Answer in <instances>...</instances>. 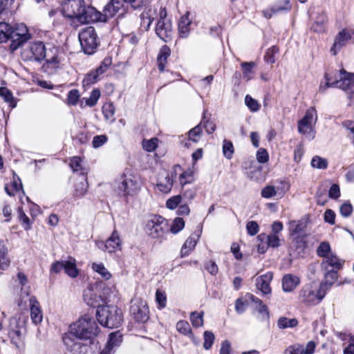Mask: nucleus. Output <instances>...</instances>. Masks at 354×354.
<instances>
[{"label": "nucleus", "mask_w": 354, "mask_h": 354, "mask_svg": "<svg viewBox=\"0 0 354 354\" xmlns=\"http://www.w3.org/2000/svg\"><path fill=\"white\" fill-rule=\"evenodd\" d=\"M97 247L108 252H115L122 248V241L116 230H114L111 236L104 243L102 241L96 243Z\"/></svg>", "instance_id": "dca6fc26"}, {"label": "nucleus", "mask_w": 354, "mask_h": 354, "mask_svg": "<svg viewBox=\"0 0 354 354\" xmlns=\"http://www.w3.org/2000/svg\"><path fill=\"white\" fill-rule=\"evenodd\" d=\"M13 29L10 24L0 23V43L6 41L10 37L12 38Z\"/></svg>", "instance_id": "7c9ffc66"}, {"label": "nucleus", "mask_w": 354, "mask_h": 354, "mask_svg": "<svg viewBox=\"0 0 354 354\" xmlns=\"http://www.w3.org/2000/svg\"><path fill=\"white\" fill-rule=\"evenodd\" d=\"M344 261L339 259L333 253L329 254L326 257H324L322 263L321 268L324 270H328L330 269L339 270L342 267Z\"/></svg>", "instance_id": "412c9836"}, {"label": "nucleus", "mask_w": 354, "mask_h": 354, "mask_svg": "<svg viewBox=\"0 0 354 354\" xmlns=\"http://www.w3.org/2000/svg\"><path fill=\"white\" fill-rule=\"evenodd\" d=\"M65 273L71 278H76L79 275V270L76 266V260L73 257H68L67 260H64Z\"/></svg>", "instance_id": "cd10ccee"}, {"label": "nucleus", "mask_w": 354, "mask_h": 354, "mask_svg": "<svg viewBox=\"0 0 354 354\" xmlns=\"http://www.w3.org/2000/svg\"><path fill=\"white\" fill-rule=\"evenodd\" d=\"M323 285L306 284L299 292L298 299L305 306H315L325 297Z\"/></svg>", "instance_id": "39448f33"}, {"label": "nucleus", "mask_w": 354, "mask_h": 354, "mask_svg": "<svg viewBox=\"0 0 354 354\" xmlns=\"http://www.w3.org/2000/svg\"><path fill=\"white\" fill-rule=\"evenodd\" d=\"M335 270L336 269H330L328 270H324V275L326 279V282L324 285L332 286L333 284L334 281L337 278V273L335 271ZM322 285L324 286V284Z\"/></svg>", "instance_id": "3c124183"}, {"label": "nucleus", "mask_w": 354, "mask_h": 354, "mask_svg": "<svg viewBox=\"0 0 354 354\" xmlns=\"http://www.w3.org/2000/svg\"><path fill=\"white\" fill-rule=\"evenodd\" d=\"M111 59L109 57H106L101 63L100 66L95 70V71L100 76H101L107 71L108 68L111 66Z\"/></svg>", "instance_id": "680f3d73"}, {"label": "nucleus", "mask_w": 354, "mask_h": 354, "mask_svg": "<svg viewBox=\"0 0 354 354\" xmlns=\"http://www.w3.org/2000/svg\"><path fill=\"white\" fill-rule=\"evenodd\" d=\"M245 103L246 106L252 112L258 111L260 109V104L257 100L253 99L250 95H247L245 97Z\"/></svg>", "instance_id": "603ef678"}, {"label": "nucleus", "mask_w": 354, "mask_h": 354, "mask_svg": "<svg viewBox=\"0 0 354 354\" xmlns=\"http://www.w3.org/2000/svg\"><path fill=\"white\" fill-rule=\"evenodd\" d=\"M273 278V274L271 272H268L258 277L256 279L257 288L260 290L263 295L271 293V288L270 283Z\"/></svg>", "instance_id": "6ab92c4d"}, {"label": "nucleus", "mask_w": 354, "mask_h": 354, "mask_svg": "<svg viewBox=\"0 0 354 354\" xmlns=\"http://www.w3.org/2000/svg\"><path fill=\"white\" fill-rule=\"evenodd\" d=\"M18 217L25 230H28L31 228V222L21 207L18 208Z\"/></svg>", "instance_id": "79ce46f5"}, {"label": "nucleus", "mask_w": 354, "mask_h": 354, "mask_svg": "<svg viewBox=\"0 0 354 354\" xmlns=\"http://www.w3.org/2000/svg\"><path fill=\"white\" fill-rule=\"evenodd\" d=\"M204 343L203 347L205 349H209L214 341V335L210 331H205L203 335Z\"/></svg>", "instance_id": "13d9d810"}, {"label": "nucleus", "mask_w": 354, "mask_h": 354, "mask_svg": "<svg viewBox=\"0 0 354 354\" xmlns=\"http://www.w3.org/2000/svg\"><path fill=\"white\" fill-rule=\"evenodd\" d=\"M125 11L124 2L122 0H111L108 3L103 10V13L98 11L99 16H96V22L106 21L109 18L113 17L116 14L119 13L122 15Z\"/></svg>", "instance_id": "f8f14e48"}, {"label": "nucleus", "mask_w": 354, "mask_h": 354, "mask_svg": "<svg viewBox=\"0 0 354 354\" xmlns=\"http://www.w3.org/2000/svg\"><path fill=\"white\" fill-rule=\"evenodd\" d=\"M327 17L324 13L319 14L313 22L311 29L315 32H323L326 30Z\"/></svg>", "instance_id": "c756f323"}, {"label": "nucleus", "mask_w": 354, "mask_h": 354, "mask_svg": "<svg viewBox=\"0 0 354 354\" xmlns=\"http://www.w3.org/2000/svg\"><path fill=\"white\" fill-rule=\"evenodd\" d=\"M140 176L131 170L126 169L117 181L118 192L124 196H133L141 189Z\"/></svg>", "instance_id": "20e7f679"}, {"label": "nucleus", "mask_w": 354, "mask_h": 354, "mask_svg": "<svg viewBox=\"0 0 354 354\" xmlns=\"http://www.w3.org/2000/svg\"><path fill=\"white\" fill-rule=\"evenodd\" d=\"M197 243V239L194 236H189L187 239L185 243L183 244L180 254L181 257L187 256L191 251H192Z\"/></svg>", "instance_id": "72a5a7b5"}, {"label": "nucleus", "mask_w": 354, "mask_h": 354, "mask_svg": "<svg viewBox=\"0 0 354 354\" xmlns=\"http://www.w3.org/2000/svg\"><path fill=\"white\" fill-rule=\"evenodd\" d=\"M311 166L319 169H324L328 166V162L325 158L316 156L311 160Z\"/></svg>", "instance_id": "49530a36"}, {"label": "nucleus", "mask_w": 354, "mask_h": 354, "mask_svg": "<svg viewBox=\"0 0 354 354\" xmlns=\"http://www.w3.org/2000/svg\"><path fill=\"white\" fill-rule=\"evenodd\" d=\"M46 64L48 67L52 68H57L59 66L61 62L59 57V49L57 48H53L46 52Z\"/></svg>", "instance_id": "4be33fe9"}, {"label": "nucleus", "mask_w": 354, "mask_h": 354, "mask_svg": "<svg viewBox=\"0 0 354 354\" xmlns=\"http://www.w3.org/2000/svg\"><path fill=\"white\" fill-rule=\"evenodd\" d=\"M288 187H283L280 189L279 187L272 185H267L261 189V194L263 198H270L279 195L282 197L285 192L288 190Z\"/></svg>", "instance_id": "b1692460"}, {"label": "nucleus", "mask_w": 354, "mask_h": 354, "mask_svg": "<svg viewBox=\"0 0 354 354\" xmlns=\"http://www.w3.org/2000/svg\"><path fill=\"white\" fill-rule=\"evenodd\" d=\"M105 285L102 282H95L90 284L84 290L83 293L84 301L90 306L97 307L101 306V302H104L107 299L106 292H101V290Z\"/></svg>", "instance_id": "423d86ee"}, {"label": "nucleus", "mask_w": 354, "mask_h": 354, "mask_svg": "<svg viewBox=\"0 0 354 354\" xmlns=\"http://www.w3.org/2000/svg\"><path fill=\"white\" fill-rule=\"evenodd\" d=\"M24 61L40 62L46 57V48L42 41L29 43L21 53Z\"/></svg>", "instance_id": "6e6552de"}, {"label": "nucleus", "mask_w": 354, "mask_h": 354, "mask_svg": "<svg viewBox=\"0 0 354 354\" xmlns=\"http://www.w3.org/2000/svg\"><path fill=\"white\" fill-rule=\"evenodd\" d=\"M180 171L181 167L179 165H176L170 172L164 171L160 174L157 183L158 189L163 193L169 192L173 187L174 179Z\"/></svg>", "instance_id": "4468645a"}, {"label": "nucleus", "mask_w": 354, "mask_h": 354, "mask_svg": "<svg viewBox=\"0 0 354 354\" xmlns=\"http://www.w3.org/2000/svg\"><path fill=\"white\" fill-rule=\"evenodd\" d=\"M300 283L299 279L292 274H286L282 279V288L285 292H292Z\"/></svg>", "instance_id": "a878e982"}, {"label": "nucleus", "mask_w": 354, "mask_h": 354, "mask_svg": "<svg viewBox=\"0 0 354 354\" xmlns=\"http://www.w3.org/2000/svg\"><path fill=\"white\" fill-rule=\"evenodd\" d=\"M285 354H304L303 345L294 344L290 346L286 349Z\"/></svg>", "instance_id": "774afa93"}, {"label": "nucleus", "mask_w": 354, "mask_h": 354, "mask_svg": "<svg viewBox=\"0 0 354 354\" xmlns=\"http://www.w3.org/2000/svg\"><path fill=\"white\" fill-rule=\"evenodd\" d=\"M189 13L187 12L183 15L178 21V34L182 38L188 37L190 31L192 20L189 18Z\"/></svg>", "instance_id": "5701e85b"}, {"label": "nucleus", "mask_w": 354, "mask_h": 354, "mask_svg": "<svg viewBox=\"0 0 354 354\" xmlns=\"http://www.w3.org/2000/svg\"><path fill=\"white\" fill-rule=\"evenodd\" d=\"M130 313L137 322H147L149 317V311L147 302L140 298L132 299Z\"/></svg>", "instance_id": "ddd939ff"}, {"label": "nucleus", "mask_w": 354, "mask_h": 354, "mask_svg": "<svg viewBox=\"0 0 354 354\" xmlns=\"http://www.w3.org/2000/svg\"><path fill=\"white\" fill-rule=\"evenodd\" d=\"M182 196L180 195H176L171 196L166 201V207L169 209H174L180 203Z\"/></svg>", "instance_id": "4d7b16f0"}, {"label": "nucleus", "mask_w": 354, "mask_h": 354, "mask_svg": "<svg viewBox=\"0 0 354 354\" xmlns=\"http://www.w3.org/2000/svg\"><path fill=\"white\" fill-rule=\"evenodd\" d=\"M122 342V335L119 332L111 333L109 335V339L105 348L101 351L100 354H111L113 348L120 345Z\"/></svg>", "instance_id": "393cba45"}, {"label": "nucleus", "mask_w": 354, "mask_h": 354, "mask_svg": "<svg viewBox=\"0 0 354 354\" xmlns=\"http://www.w3.org/2000/svg\"><path fill=\"white\" fill-rule=\"evenodd\" d=\"M185 226L184 220L181 218H176L170 227V232L176 234L183 229Z\"/></svg>", "instance_id": "864d4df0"}, {"label": "nucleus", "mask_w": 354, "mask_h": 354, "mask_svg": "<svg viewBox=\"0 0 354 354\" xmlns=\"http://www.w3.org/2000/svg\"><path fill=\"white\" fill-rule=\"evenodd\" d=\"M12 36V38L17 37L26 41L30 38V34L28 32V28L24 24H18L15 27L13 30Z\"/></svg>", "instance_id": "2f4dec72"}, {"label": "nucleus", "mask_w": 354, "mask_h": 354, "mask_svg": "<svg viewBox=\"0 0 354 354\" xmlns=\"http://www.w3.org/2000/svg\"><path fill=\"white\" fill-rule=\"evenodd\" d=\"M91 269L105 281H109L112 278V274L102 262H92Z\"/></svg>", "instance_id": "bb28decb"}, {"label": "nucleus", "mask_w": 354, "mask_h": 354, "mask_svg": "<svg viewBox=\"0 0 354 354\" xmlns=\"http://www.w3.org/2000/svg\"><path fill=\"white\" fill-rule=\"evenodd\" d=\"M317 253L319 257H326L329 254H332L330 251V246L327 242H322L317 249Z\"/></svg>", "instance_id": "09e8293b"}, {"label": "nucleus", "mask_w": 354, "mask_h": 354, "mask_svg": "<svg viewBox=\"0 0 354 354\" xmlns=\"http://www.w3.org/2000/svg\"><path fill=\"white\" fill-rule=\"evenodd\" d=\"M100 97V91L99 89H93L88 98H84L85 100V104L86 106L92 107L95 106Z\"/></svg>", "instance_id": "37998d69"}, {"label": "nucleus", "mask_w": 354, "mask_h": 354, "mask_svg": "<svg viewBox=\"0 0 354 354\" xmlns=\"http://www.w3.org/2000/svg\"><path fill=\"white\" fill-rule=\"evenodd\" d=\"M279 49L276 46L268 49L265 55V59L268 64H273L275 62L274 56L278 53Z\"/></svg>", "instance_id": "e2e57ef3"}, {"label": "nucleus", "mask_w": 354, "mask_h": 354, "mask_svg": "<svg viewBox=\"0 0 354 354\" xmlns=\"http://www.w3.org/2000/svg\"><path fill=\"white\" fill-rule=\"evenodd\" d=\"M176 330L180 333L181 334L188 336L190 339H192L194 342V337L193 333H192V329L189 326V324L183 320H180L176 324Z\"/></svg>", "instance_id": "473e14b6"}, {"label": "nucleus", "mask_w": 354, "mask_h": 354, "mask_svg": "<svg viewBox=\"0 0 354 354\" xmlns=\"http://www.w3.org/2000/svg\"><path fill=\"white\" fill-rule=\"evenodd\" d=\"M82 178V180L75 186V195L78 197L84 195V194L86 192L88 187V184L86 180V178L83 176Z\"/></svg>", "instance_id": "de8ad7c7"}, {"label": "nucleus", "mask_w": 354, "mask_h": 354, "mask_svg": "<svg viewBox=\"0 0 354 354\" xmlns=\"http://www.w3.org/2000/svg\"><path fill=\"white\" fill-rule=\"evenodd\" d=\"M107 137L105 135L95 136L93 138L92 145L94 148H98L107 142Z\"/></svg>", "instance_id": "69168bd1"}, {"label": "nucleus", "mask_w": 354, "mask_h": 354, "mask_svg": "<svg viewBox=\"0 0 354 354\" xmlns=\"http://www.w3.org/2000/svg\"><path fill=\"white\" fill-rule=\"evenodd\" d=\"M156 301L158 304L160 308H165L167 302L165 293L160 290H157L156 292Z\"/></svg>", "instance_id": "0e129e2a"}, {"label": "nucleus", "mask_w": 354, "mask_h": 354, "mask_svg": "<svg viewBox=\"0 0 354 354\" xmlns=\"http://www.w3.org/2000/svg\"><path fill=\"white\" fill-rule=\"evenodd\" d=\"M202 135V127L197 125L192 129L188 133L189 139L194 142H197L201 139Z\"/></svg>", "instance_id": "a18cd8bd"}, {"label": "nucleus", "mask_w": 354, "mask_h": 354, "mask_svg": "<svg viewBox=\"0 0 354 354\" xmlns=\"http://www.w3.org/2000/svg\"><path fill=\"white\" fill-rule=\"evenodd\" d=\"M158 140L156 138L150 140H144L142 141V147L147 151L151 152L158 147Z\"/></svg>", "instance_id": "5fc2aeb1"}, {"label": "nucleus", "mask_w": 354, "mask_h": 354, "mask_svg": "<svg viewBox=\"0 0 354 354\" xmlns=\"http://www.w3.org/2000/svg\"><path fill=\"white\" fill-rule=\"evenodd\" d=\"M259 225L256 221H249L246 224L247 232L250 236H254L259 232Z\"/></svg>", "instance_id": "338daca9"}, {"label": "nucleus", "mask_w": 354, "mask_h": 354, "mask_svg": "<svg viewBox=\"0 0 354 354\" xmlns=\"http://www.w3.org/2000/svg\"><path fill=\"white\" fill-rule=\"evenodd\" d=\"M10 263V259L7 256V250L0 248V269L6 270L8 268Z\"/></svg>", "instance_id": "6e6d98bb"}, {"label": "nucleus", "mask_w": 354, "mask_h": 354, "mask_svg": "<svg viewBox=\"0 0 354 354\" xmlns=\"http://www.w3.org/2000/svg\"><path fill=\"white\" fill-rule=\"evenodd\" d=\"M80 98V93L78 90L72 89L68 92L67 102L68 104L75 105L77 104Z\"/></svg>", "instance_id": "052dcab7"}, {"label": "nucleus", "mask_w": 354, "mask_h": 354, "mask_svg": "<svg viewBox=\"0 0 354 354\" xmlns=\"http://www.w3.org/2000/svg\"><path fill=\"white\" fill-rule=\"evenodd\" d=\"M203 313L193 312L190 315V320L194 327H200L203 324Z\"/></svg>", "instance_id": "8fccbe9b"}, {"label": "nucleus", "mask_w": 354, "mask_h": 354, "mask_svg": "<svg viewBox=\"0 0 354 354\" xmlns=\"http://www.w3.org/2000/svg\"><path fill=\"white\" fill-rule=\"evenodd\" d=\"M257 251L260 254H263L269 247L268 243V235L265 233L260 234L257 236Z\"/></svg>", "instance_id": "e433bc0d"}, {"label": "nucleus", "mask_w": 354, "mask_h": 354, "mask_svg": "<svg viewBox=\"0 0 354 354\" xmlns=\"http://www.w3.org/2000/svg\"><path fill=\"white\" fill-rule=\"evenodd\" d=\"M0 96L3 97L4 101L10 104L12 108H15L17 102L12 95V93L5 87L0 88Z\"/></svg>", "instance_id": "4c0bfd02"}, {"label": "nucleus", "mask_w": 354, "mask_h": 354, "mask_svg": "<svg viewBox=\"0 0 354 354\" xmlns=\"http://www.w3.org/2000/svg\"><path fill=\"white\" fill-rule=\"evenodd\" d=\"M9 336L11 342L17 347L22 342L23 335L20 328L12 329L9 332Z\"/></svg>", "instance_id": "ea45409f"}, {"label": "nucleus", "mask_w": 354, "mask_h": 354, "mask_svg": "<svg viewBox=\"0 0 354 354\" xmlns=\"http://www.w3.org/2000/svg\"><path fill=\"white\" fill-rule=\"evenodd\" d=\"M98 322L103 326L113 328L119 327L123 322L122 310L115 305H102L96 311Z\"/></svg>", "instance_id": "f03ea898"}, {"label": "nucleus", "mask_w": 354, "mask_h": 354, "mask_svg": "<svg viewBox=\"0 0 354 354\" xmlns=\"http://www.w3.org/2000/svg\"><path fill=\"white\" fill-rule=\"evenodd\" d=\"M156 32L162 41H169L173 32L170 20H158L156 24Z\"/></svg>", "instance_id": "f3484780"}, {"label": "nucleus", "mask_w": 354, "mask_h": 354, "mask_svg": "<svg viewBox=\"0 0 354 354\" xmlns=\"http://www.w3.org/2000/svg\"><path fill=\"white\" fill-rule=\"evenodd\" d=\"M352 40L351 33L350 30L343 29L341 30L335 37L333 47L330 48V52L335 55L337 51L344 46L346 44L348 41Z\"/></svg>", "instance_id": "a211bd4d"}, {"label": "nucleus", "mask_w": 354, "mask_h": 354, "mask_svg": "<svg viewBox=\"0 0 354 354\" xmlns=\"http://www.w3.org/2000/svg\"><path fill=\"white\" fill-rule=\"evenodd\" d=\"M145 230L152 239H161L167 230V221L160 216H151L147 221Z\"/></svg>", "instance_id": "1a4fd4ad"}, {"label": "nucleus", "mask_w": 354, "mask_h": 354, "mask_svg": "<svg viewBox=\"0 0 354 354\" xmlns=\"http://www.w3.org/2000/svg\"><path fill=\"white\" fill-rule=\"evenodd\" d=\"M326 84L320 86V91H324L328 87L333 86L339 88L342 90H348L351 88L354 84V74L347 73L344 69L339 71V80L332 81L331 77L328 74L325 75Z\"/></svg>", "instance_id": "9d476101"}, {"label": "nucleus", "mask_w": 354, "mask_h": 354, "mask_svg": "<svg viewBox=\"0 0 354 354\" xmlns=\"http://www.w3.org/2000/svg\"><path fill=\"white\" fill-rule=\"evenodd\" d=\"M255 64L253 62H243L241 64V68L243 70V77L246 81H249L253 77L254 75V67Z\"/></svg>", "instance_id": "f704fd0d"}, {"label": "nucleus", "mask_w": 354, "mask_h": 354, "mask_svg": "<svg viewBox=\"0 0 354 354\" xmlns=\"http://www.w3.org/2000/svg\"><path fill=\"white\" fill-rule=\"evenodd\" d=\"M223 155L228 159L232 157L234 153V147L230 141L224 140L223 145Z\"/></svg>", "instance_id": "bf43d9fd"}, {"label": "nucleus", "mask_w": 354, "mask_h": 354, "mask_svg": "<svg viewBox=\"0 0 354 354\" xmlns=\"http://www.w3.org/2000/svg\"><path fill=\"white\" fill-rule=\"evenodd\" d=\"M298 324V321L295 318H287V317H281L279 319L277 322V326L279 328L284 329L288 328H293L297 326Z\"/></svg>", "instance_id": "58836bf2"}, {"label": "nucleus", "mask_w": 354, "mask_h": 354, "mask_svg": "<svg viewBox=\"0 0 354 354\" xmlns=\"http://www.w3.org/2000/svg\"><path fill=\"white\" fill-rule=\"evenodd\" d=\"M70 166L74 171H81L83 175L86 173V169L82 166V160L80 157H73L71 160Z\"/></svg>", "instance_id": "a19ab883"}, {"label": "nucleus", "mask_w": 354, "mask_h": 354, "mask_svg": "<svg viewBox=\"0 0 354 354\" xmlns=\"http://www.w3.org/2000/svg\"><path fill=\"white\" fill-rule=\"evenodd\" d=\"M76 337L80 339H91L96 337L99 333L94 318L89 315H84L77 321L70 326Z\"/></svg>", "instance_id": "7ed1b4c3"}, {"label": "nucleus", "mask_w": 354, "mask_h": 354, "mask_svg": "<svg viewBox=\"0 0 354 354\" xmlns=\"http://www.w3.org/2000/svg\"><path fill=\"white\" fill-rule=\"evenodd\" d=\"M317 121V113L315 107H310L304 116L298 121L299 133L313 140L315 136V125Z\"/></svg>", "instance_id": "0eeeda50"}, {"label": "nucleus", "mask_w": 354, "mask_h": 354, "mask_svg": "<svg viewBox=\"0 0 354 354\" xmlns=\"http://www.w3.org/2000/svg\"><path fill=\"white\" fill-rule=\"evenodd\" d=\"M100 76L95 71H92L86 75L83 80V85L84 86H89L96 83L98 80H100Z\"/></svg>", "instance_id": "c03bdc74"}, {"label": "nucleus", "mask_w": 354, "mask_h": 354, "mask_svg": "<svg viewBox=\"0 0 354 354\" xmlns=\"http://www.w3.org/2000/svg\"><path fill=\"white\" fill-rule=\"evenodd\" d=\"M79 40L82 50L86 54H92L98 45L97 36L94 28L87 27L79 33Z\"/></svg>", "instance_id": "9b49d317"}, {"label": "nucleus", "mask_w": 354, "mask_h": 354, "mask_svg": "<svg viewBox=\"0 0 354 354\" xmlns=\"http://www.w3.org/2000/svg\"><path fill=\"white\" fill-rule=\"evenodd\" d=\"M76 335L73 333L72 330L64 333L62 337L63 342L66 347V349L73 353V354H82L84 353L85 346L77 340Z\"/></svg>", "instance_id": "2eb2a0df"}, {"label": "nucleus", "mask_w": 354, "mask_h": 354, "mask_svg": "<svg viewBox=\"0 0 354 354\" xmlns=\"http://www.w3.org/2000/svg\"><path fill=\"white\" fill-rule=\"evenodd\" d=\"M170 48L166 45L162 46L157 57L158 68L161 72L164 71L165 66L167 64V58L170 56Z\"/></svg>", "instance_id": "c85d7f7f"}, {"label": "nucleus", "mask_w": 354, "mask_h": 354, "mask_svg": "<svg viewBox=\"0 0 354 354\" xmlns=\"http://www.w3.org/2000/svg\"><path fill=\"white\" fill-rule=\"evenodd\" d=\"M290 9V1L289 0H285L284 6H275L274 7L268 9L263 11V15L266 18H270L273 14L277 12L283 11V10H289Z\"/></svg>", "instance_id": "c9c22d12"}, {"label": "nucleus", "mask_w": 354, "mask_h": 354, "mask_svg": "<svg viewBox=\"0 0 354 354\" xmlns=\"http://www.w3.org/2000/svg\"><path fill=\"white\" fill-rule=\"evenodd\" d=\"M29 302L32 322L35 325H38L43 320V313L39 303L34 297L30 298Z\"/></svg>", "instance_id": "aec40b11"}, {"label": "nucleus", "mask_w": 354, "mask_h": 354, "mask_svg": "<svg viewBox=\"0 0 354 354\" xmlns=\"http://www.w3.org/2000/svg\"><path fill=\"white\" fill-rule=\"evenodd\" d=\"M62 11L66 17L80 24L96 22V16H99L98 11L93 6H86L84 0H65Z\"/></svg>", "instance_id": "f257e3e1"}]
</instances>
